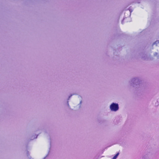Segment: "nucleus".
<instances>
[{"label":"nucleus","mask_w":159,"mask_h":159,"mask_svg":"<svg viewBox=\"0 0 159 159\" xmlns=\"http://www.w3.org/2000/svg\"><path fill=\"white\" fill-rule=\"evenodd\" d=\"M110 108L111 111H116L119 109L118 105L117 104L113 103L110 105Z\"/></svg>","instance_id":"nucleus-1"},{"label":"nucleus","mask_w":159,"mask_h":159,"mask_svg":"<svg viewBox=\"0 0 159 159\" xmlns=\"http://www.w3.org/2000/svg\"><path fill=\"white\" fill-rule=\"evenodd\" d=\"M119 155V153H117L112 158V159H116Z\"/></svg>","instance_id":"nucleus-2"}]
</instances>
